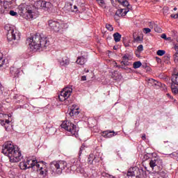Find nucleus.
<instances>
[{
  "label": "nucleus",
  "mask_w": 178,
  "mask_h": 178,
  "mask_svg": "<svg viewBox=\"0 0 178 178\" xmlns=\"http://www.w3.org/2000/svg\"><path fill=\"white\" fill-rule=\"evenodd\" d=\"M121 65L122 66H129V62H125L124 61V60L122 61H121Z\"/></svg>",
  "instance_id": "obj_44"
},
{
  "label": "nucleus",
  "mask_w": 178,
  "mask_h": 178,
  "mask_svg": "<svg viewBox=\"0 0 178 178\" xmlns=\"http://www.w3.org/2000/svg\"><path fill=\"white\" fill-rule=\"evenodd\" d=\"M171 89L173 94H178V85L171 84Z\"/></svg>",
  "instance_id": "obj_26"
},
{
  "label": "nucleus",
  "mask_w": 178,
  "mask_h": 178,
  "mask_svg": "<svg viewBox=\"0 0 178 178\" xmlns=\"http://www.w3.org/2000/svg\"><path fill=\"white\" fill-rule=\"evenodd\" d=\"M5 123H6L7 124H9V123H10V121H9L8 120H6V121H4Z\"/></svg>",
  "instance_id": "obj_54"
},
{
  "label": "nucleus",
  "mask_w": 178,
  "mask_h": 178,
  "mask_svg": "<svg viewBox=\"0 0 178 178\" xmlns=\"http://www.w3.org/2000/svg\"><path fill=\"white\" fill-rule=\"evenodd\" d=\"M26 44L29 45L30 50L32 52H37L40 48L45 49L49 45V40L44 34L36 33L28 38Z\"/></svg>",
  "instance_id": "obj_1"
},
{
  "label": "nucleus",
  "mask_w": 178,
  "mask_h": 178,
  "mask_svg": "<svg viewBox=\"0 0 178 178\" xmlns=\"http://www.w3.org/2000/svg\"><path fill=\"white\" fill-rule=\"evenodd\" d=\"M154 31H156V33H162V29L158 26V25L154 24Z\"/></svg>",
  "instance_id": "obj_30"
},
{
  "label": "nucleus",
  "mask_w": 178,
  "mask_h": 178,
  "mask_svg": "<svg viewBox=\"0 0 178 178\" xmlns=\"http://www.w3.org/2000/svg\"><path fill=\"white\" fill-rule=\"evenodd\" d=\"M73 91L72 88H65L63 91L60 92V94L58 95V99L61 102H65V105H70L72 104V102L69 100L70 95H72V92Z\"/></svg>",
  "instance_id": "obj_6"
},
{
  "label": "nucleus",
  "mask_w": 178,
  "mask_h": 178,
  "mask_svg": "<svg viewBox=\"0 0 178 178\" xmlns=\"http://www.w3.org/2000/svg\"><path fill=\"white\" fill-rule=\"evenodd\" d=\"M136 55L138 58H140V54H138V51H136Z\"/></svg>",
  "instance_id": "obj_56"
},
{
  "label": "nucleus",
  "mask_w": 178,
  "mask_h": 178,
  "mask_svg": "<svg viewBox=\"0 0 178 178\" xmlns=\"http://www.w3.org/2000/svg\"><path fill=\"white\" fill-rule=\"evenodd\" d=\"M72 162H73V166H76V168H79V161H76V160L73 159Z\"/></svg>",
  "instance_id": "obj_41"
},
{
  "label": "nucleus",
  "mask_w": 178,
  "mask_h": 178,
  "mask_svg": "<svg viewBox=\"0 0 178 178\" xmlns=\"http://www.w3.org/2000/svg\"><path fill=\"white\" fill-rule=\"evenodd\" d=\"M117 1L122 6L127 8V9H131V6H130V4L129 3V1H127V0H117Z\"/></svg>",
  "instance_id": "obj_20"
},
{
  "label": "nucleus",
  "mask_w": 178,
  "mask_h": 178,
  "mask_svg": "<svg viewBox=\"0 0 178 178\" xmlns=\"http://www.w3.org/2000/svg\"><path fill=\"white\" fill-rule=\"evenodd\" d=\"M163 162L162 161V159H159V158H156V159H151L149 161V167L152 169V170H154V168H155V166H162Z\"/></svg>",
  "instance_id": "obj_11"
},
{
  "label": "nucleus",
  "mask_w": 178,
  "mask_h": 178,
  "mask_svg": "<svg viewBox=\"0 0 178 178\" xmlns=\"http://www.w3.org/2000/svg\"><path fill=\"white\" fill-rule=\"evenodd\" d=\"M162 86V83L156 81V83L153 85L154 88H156V90H159V88H161V86Z\"/></svg>",
  "instance_id": "obj_29"
},
{
  "label": "nucleus",
  "mask_w": 178,
  "mask_h": 178,
  "mask_svg": "<svg viewBox=\"0 0 178 178\" xmlns=\"http://www.w3.org/2000/svg\"><path fill=\"white\" fill-rule=\"evenodd\" d=\"M166 95H167V97H168V98H172V96H170V94L167 93Z\"/></svg>",
  "instance_id": "obj_57"
},
{
  "label": "nucleus",
  "mask_w": 178,
  "mask_h": 178,
  "mask_svg": "<svg viewBox=\"0 0 178 178\" xmlns=\"http://www.w3.org/2000/svg\"><path fill=\"white\" fill-rule=\"evenodd\" d=\"M172 83L174 86H178V74H173L172 76Z\"/></svg>",
  "instance_id": "obj_22"
},
{
  "label": "nucleus",
  "mask_w": 178,
  "mask_h": 178,
  "mask_svg": "<svg viewBox=\"0 0 178 178\" xmlns=\"http://www.w3.org/2000/svg\"><path fill=\"white\" fill-rule=\"evenodd\" d=\"M7 63L5 61V59H3V54L0 52V67H7Z\"/></svg>",
  "instance_id": "obj_19"
},
{
  "label": "nucleus",
  "mask_w": 178,
  "mask_h": 178,
  "mask_svg": "<svg viewBox=\"0 0 178 178\" xmlns=\"http://www.w3.org/2000/svg\"><path fill=\"white\" fill-rule=\"evenodd\" d=\"M143 31H144L145 34H148V33H151V29L145 28V29H143Z\"/></svg>",
  "instance_id": "obj_40"
},
{
  "label": "nucleus",
  "mask_w": 178,
  "mask_h": 178,
  "mask_svg": "<svg viewBox=\"0 0 178 178\" xmlns=\"http://www.w3.org/2000/svg\"><path fill=\"white\" fill-rule=\"evenodd\" d=\"M7 40L8 41H13V40H17L18 41V40H20V32L16 29L10 28L8 30Z\"/></svg>",
  "instance_id": "obj_7"
},
{
  "label": "nucleus",
  "mask_w": 178,
  "mask_h": 178,
  "mask_svg": "<svg viewBox=\"0 0 178 178\" xmlns=\"http://www.w3.org/2000/svg\"><path fill=\"white\" fill-rule=\"evenodd\" d=\"M25 162L27 165V169H30V168H35V163H37V160H27Z\"/></svg>",
  "instance_id": "obj_18"
},
{
  "label": "nucleus",
  "mask_w": 178,
  "mask_h": 178,
  "mask_svg": "<svg viewBox=\"0 0 178 178\" xmlns=\"http://www.w3.org/2000/svg\"><path fill=\"white\" fill-rule=\"evenodd\" d=\"M48 24L49 29H51V30H53L54 31H56V33L60 31V30H62V29L63 28V24L59 23L57 21L49 20Z\"/></svg>",
  "instance_id": "obj_10"
},
{
  "label": "nucleus",
  "mask_w": 178,
  "mask_h": 178,
  "mask_svg": "<svg viewBox=\"0 0 178 178\" xmlns=\"http://www.w3.org/2000/svg\"><path fill=\"white\" fill-rule=\"evenodd\" d=\"M135 42H140L141 41V37L137 36L136 38H134Z\"/></svg>",
  "instance_id": "obj_43"
},
{
  "label": "nucleus",
  "mask_w": 178,
  "mask_h": 178,
  "mask_svg": "<svg viewBox=\"0 0 178 178\" xmlns=\"http://www.w3.org/2000/svg\"><path fill=\"white\" fill-rule=\"evenodd\" d=\"M58 62L60 63V66H63L64 67H66L70 63V60L67 57H64L62 59H59Z\"/></svg>",
  "instance_id": "obj_16"
},
{
  "label": "nucleus",
  "mask_w": 178,
  "mask_h": 178,
  "mask_svg": "<svg viewBox=\"0 0 178 178\" xmlns=\"http://www.w3.org/2000/svg\"><path fill=\"white\" fill-rule=\"evenodd\" d=\"M95 159L96 158H95V156H94V154L89 155V157L88 159L89 165H92V162H94Z\"/></svg>",
  "instance_id": "obj_25"
},
{
  "label": "nucleus",
  "mask_w": 178,
  "mask_h": 178,
  "mask_svg": "<svg viewBox=\"0 0 178 178\" xmlns=\"http://www.w3.org/2000/svg\"><path fill=\"white\" fill-rule=\"evenodd\" d=\"M113 38H114V41H115L116 42H119L120 41V39L122 38V35H120V33H115L113 34Z\"/></svg>",
  "instance_id": "obj_23"
},
{
  "label": "nucleus",
  "mask_w": 178,
  "mask_h": 178,
  "mask_svg": "<svg viewBox=\"0 0 178 178\" xmlns=\"http://www.w3.org/2000/svg\"><path fill=\"white\" fill-rule=\"evenodd\" d=\"M9 15H10V16H17V13L13 10H10Z\"/></svg>",
  "instance_id": "obj_42"
},
{
  "label": "nucleus",
  "mask_w": 178,
  "mask_h": 178,
  "mask_svg": "<svg viewBox=\"0 0 178 178\" xmlns=\"http://www.w3.org/2000/svg\"><path fill=\"white\" fill-rule=\"evenodd\" d=\"M118 133L115 132L114 131H104L102 132V136L104 138H111V137H113V136H116Z\"/></svg>",
  "instance_id": "obj_15"
},
{
  "label": "nucleus",
  "mask_w": 178,
  "mask_h": 178,
  "mask_svg": "<svg viewBox=\"0 0 178 178\" xmlns=\"http://www.w3.org/2000/svg\"><path fill=\"white\" fill-rule=\"evenodd\" d=\"M19 168L22 169V170H26V169H27V163H26V161L20 162Z\"/></svg>",
  "instance_id": "obj_24"
},
{
  "label": "nucleus",
  "mask_w": 178,
  "mask_h": 178,
  "mask_svg": "<svg viewBox=\"0 0 178 178\" xmlns=\"http://www.w3.org/2000/svg\"><path fill=\"white\" fill-rule=\"evenodd\" d=\"M84 148H85V146L82 145L81 146L80 149H79V156H81V154H82L83 151H84Z\"/></svg>",
  "instance_id": "obj_36"
},
{
  "label": "nucleus",
  "mask_w": 178,
  "mask_h": 178,
  "mask_svg": "<svg viewBox=\"0 0 178 178\" xmlns=\"http://www.w3.org/2000/svg\"><path fill=\"white\" fill-rule=\"evenodd\" d=\"M142 65L141 61H136L134 63V69H138V67H141Z\"/></svg>",
  "instance_id": "obj_28"
},
{
  "label": "nucleus",
  "mask_w": 178,
  "mask_h": 178,
  "mask_svg": "<svg viewBox=\"0 0 178 178\" xmlns=\"http://www.w3.org/2000/svg\"><path fill=\"white\" fill-rule=\"evenodd\" d=\"M145 134H144L143 136H142V140H145Z\"/></svg>",
  "instance_id": "obj_53"
},
{
  "label": "nucleus",
  "mask_w": 178,
  "mask_h": 178,
  "mask_svg": "<svg viewBox=\"0 0 178 178\" xmlns=\"http://www.w3.org/2000/svg\"><path fill=\"white\" fill-rule=\"evenodd\" d=\"M156 81L155 79H149L148 84H151L152 86V87H154V85L155 84Z\"/></svg>",
  "instance_id": "obj_34"
},
{
  "label": "nucleus",
  "mask_w": 178,
  "mask_h": 178,
  "mask_svg": "<svg viewBox=\"0 0 178 178\" xmlns=\"http://www.w3.org/2000/svg\"><path fill=\"white\" fill-rule=\"evenodd\" d=\"M96 159H95V161H93V162H95V163H97V162H98V159H97V157H95Z\"/></svg>",
  "instance_id": "obj_60"
},
{
  "label": "nucleus",
  "mask_w": 178,
  "mask_h": 178,
  "mask_svg": "<svg viewBox=\"0 0 178 178\" xmlns=\"http://www.w3.org/2000/svg\"><path fill=\"white\" fill-rule=\"evenodd\" d=\"M85 72H86V73H88L89 71H88V70L85 69Z\"/></svg>",
  "instance_id": "obj_64"
},
{
  "label": "nucleus",
  "mask_w": 178,
  "mask_h": 178,
  "mask_svg": "<svg viewBox=\"0 0 178 178\" xmlns=\"http://www.w3.org/2000/svg\"><path fill=\"white\" fill-rule=\"evenodd\" d=\"M164 58H165V59H166L168 60V59H170V57L169 56H166Z\"/></svg>",
  "instance_id": "obj_55"
},
{
  "label": "nucleus",
  "mask_w": 178,
  "mask_h": 178,
  "mask_svg": "<svg viewBox=\"0 0 178 178\" xmlns=\"http://www.w3.org/2000/svg\"><path fill=\"white\" fill-rule=\"evenodd\" d=\"M147 171L138 167H134L130 168L127 172L125 178H146Z\"/></svg>",
  "instance_id": "obj_4"
},
{
  "label": "nucleus",
  "mask_w": 178,
  "mask_h": 178,
  "mask_svg": "<svg viewBox=\"0 0 178 178\" xmlns=\"http://www.w3.org/2000/svg\"><path fill=\"white\" fill-rule=\"evenodd\" d=\"M10 73L11 76H13V77H19V74H20V70L16 67H12L10 69Z\"/></svg>",
  "instance_id": "obj_17"
},
{
  "label": "nucleus",
  "mask_w": 178,
  "mask_h": 178,
  "mask_svg": "<svg viewBox=\"0 0 178 178\" xmlns=\"http://www.w3.org/2000/svg\"><path fill=\"white\" fill-rule=\"evenodd\" d=\"M100 6H105V1L104 0H97Z\"/></svg>",
  "instance_id": "obj_35"
},
{
  "label": "nucleus",
  "mask_w": 178,
  "mask_h": 178,
  "mask_svg": "<svg viewBox=\"0 0 178 178\" xmlns=\"http://www.w3.org/2000/svg\"><path fill=\"white\" fill-rule=\"evenodd\" d=\"M2 94H3V86L0 83V95H2Z\"/></svg>",
  "instance_id": "obj_45"
},
{
  "label": "nucleus",
  "mask_w": 178,
  "mask_h": 178,
  "mask_svg": "<svg viewBox=\"0 0 178 178\" xmlns=\"http://www.w3.org/2000/svg\"><path fill=\"white\" fill-rule=\"evenodd\" d=\"M123 61L124 62H129V56L127 54H125L123 57H122Z\"/></svg>",
  "instance_id": "obj_39"
},
{
  "label": "nucleus",
  "mask_w": 178,
  "mask_h": 178,
  "mask_svg": "<svg viewBox=\"0 0 178 178\" xmlns=\"http://www.w3.org/2000/svg\"><path fill=\"white\" fill-rule=\"evenodd\" d=\"M87 80V76H81V81H86Z\"/></svg>",
  "instance_id": "obj_48"
},
{
  "label": "nucleus",
  "mask_w": 178,
  "mask_h": 178,
  "mask_svg": "<svg viewBox=\"0 0 178 178\" xmlns=\"http://www.w3.org/2000/svg\"><path fill=\"white\" fill-rule=\"evenodd\" d=\"M174 49H175V51H177V52H178V45H177V44H175V45L174 46Z\"/></svg>",
  "instance_id": "obj_51"
},
{
  "label": "nucleus",
  "mask_w": 178,
  "mask_h": 178,
  "mask_svg": "<svg viewBox=\"0 0 178 178\" xmlns=\"http://www.w3.org/2000/svg\"><path fill=\"white\" fill-rule=\"evenodd\" d=\"M74 9L76 10L77 9V6H74Z\"/></svg>",
  "instance_id": "obj_63"
},
{
  "label": "nucleus",
  "mask_w": 178,
  "mask_h": 178,
  "mask_svg": "<svg viewBox=\"0 0 178 178\" xmlns=\"http://www.w3.org/2000/svg\"><path fill=\"white\" fill-rule=\"evenodd\" d=\"M161 38H163V40H166V34H165V33H163V34H161Z\"/></svg>",
  "instance_id": "obj_50"
},
{
  "label": "nucleus",
  "mask_w": 178,
  "mask_h": 178,
  "mask_svg": "<svg viewBox=\"0 0 178 178\" xmlns=\"http://www.w3.org/2000/svg\"><path fill=\"white\" fill-rule=\"evenodd\" d=\"M67 113H68L69 116L72 117V116H77V115H79V113H80V112L79 111L78 107H76L74 105H72V108Z\"/></svg>",
  "instance_id": "obj_14"
},
{
  "label": "nucleus",
  "mask_w": 178,
  "mask_h": 178,
  "mask_svg": "<svg viewBox=\"0 0 178 178\" xmlns=\"http://www.w3.org/2000/svg\"><path fill=\"white\" fill-rule=\"evenodd\" d=\"M1 126H5V121L4 120H1Z\"/></svg>",
  "instance_id": "obj_52"
},
{
  "label": "nucleus",
  "mask_w": 178,
  "mask_h": 178,
  "mask_svg": "<svg viewBox=\"0 0 178 178\" xmlns=\"http://www.w3.org/2000/svg\"><path fill=\"white\" fill-rule=\"evenodd\" d=\"M1 152L9 158L10 162L12 163L19 162L22 159V152L20 149L19 147H15L13 143L10 141L6 142L3 144Z\"/></svg>",
  "instance_id": "obj_2"
},
{
  "label": "nucleus",
  "mask_w": 178,
  "mask_h": 178,
  "mask_svg": "<svg viewBox=\"0 0 178 178\" xmlns=\"http://www.w3.org/2000/svg\"><path fill=\"white\" fill-rule=\"evenodd\" d=\"M20 15L21 16H23L24 19H26V20H33V19H35V15H34V12L26 8H21Z\"/></svg>",
  "instance_id": "obj_8"
},
{
  "label": "nucleus",
  "mask_w": 178,
  "mask_h": 178,
  "mask_svg": "<svg viewBox=\"0 0 178 178\" xmlns=\"http://www.w3.org/2000/svg\"><path fill=\"white\" fill-rule=\"evenodd\" d=\"M155 24L154 23H152V22H149V27L150 29H153V27H155Z\"/></svg>",
  "instance_id": "obj_46"
},
{
  "label": "nucleus",
  "mask_w": 178,
  "mask_h": 178,
  "mask_svg": "<svg viewBox=\"0 0 178 178\" xmlns=\"http://www.w3.org/2000/svg\"><path fill=\"white\" fill-rule=\"evenodd\" d=\"M0 13H1V15H8L9 10H8V8L3 7L0 8Z\"/></svg>",
  "instance_id": "obj_27"
},
{
  "label": "nucleus",
  "mask_w": 178,
  "mask_h": 178,
  "mask_svg": "<svg viewBox=\"0 0 178 178\" xmlns=\"http://www.w3.org/2000/svg\"><path fill=\"white\" fill-rule=\"evenodd\" d=\"M169 155H170V156H171V158H173V156H177V154H176V153H171Z\"/></svg>",
  "instance_id": "obj_49"
},
{
  "label": "nucleus",
  "mask_w": 178,
  "mask_h": 178,
  "mask_svg": "<svg viewBox=\"0 0 178 178\" xmlns=\"http://www.w3.org/2000/svg\"><path fill=\"white\" fill-rule=\"evenodd\" d=\"M117 67H118V69H122V65H117Z\"/></svg>",
  "instance_id": "obj_62"
},
{
  "label": "nucleus",
  "mask_w": 178,
  "mask_h": 178,
  "mask_svg": "<svg viewBox=\"0 0 178 178\" xmlns=\"http://www.w3.org/2000/svg\"><path fill=\"white\" fill-rule=\"evenodd\" d=\"M172 19H178V14L171 15Z\"/></svg>",
  "instance_id": "obj_47"
},
{
  "label": "nucleus",
  "mask_w": 178,
  "mask_h": 178,
  "mask_svg": "<svg viewBox=\"0 0 178 178\" xmlns=\"http://www.w3.org/2000/svg\"><path fill=\"white\" fill-rule=\"evenodd\" d=\"M121 69H123L124 70H126V68L124 67V65H121Z\"/></svg>",
  "instance_id": "obj_58"
},
{
  "label": "nucleus",
  "mask_w": 178,
  "mask_h": 178,
  "mask_svg": "<svg viewBox=\"0 0 178 178\" xmlns=\"http://www.w3.org/2000/svg\"><path fill=\"white\" fill-rule=\"evenodd\" d=\"M110 178H116L113 175H108Z\"/></svg>",
  "instance_id": "obj_61"
},
{
  "label": "nucleus",
  "mask_w": 178,
  "mask_h": 178,
  "mask_svg": "<svg viewBox=\"0 0 178 178\" xmlns=\"http://www.w3.org/2000/svg\"><path fill=\"white\" fill-rule=\"evenodd\" d=\"M40 163H41V161H38L36 160V163H35V167L36 168V170L37 172H38L40 170V168H41V165H40Z\"/></svg>",
  "instance_id": "obj_31"
},
{
  "label": "nucleus",
  "mask_w": 178,
  "mask_h": 178,
  "mask_svg": "<svg viewBox=\"0 0 178 178\" xmlns=\"http://www.w3.org/2000/svg\"><path fill=\"white\" fill-rule=\"evenodd\" d=\"M130 10L129 8H122L119 9L115 13V16H118V17H123L127 15V13Z\"/></svg>",
  "instance_id": "obj_13"
},
{
  "label": "nucleus",
  "mask_w": 178,
  "mask_h": 178,
  "mask_svg": "<svg viewBox=\"0 0 178 178\" xmlns=\"http://www.w3.org/2000/svg\"><path fill=\"white\" fill-rule=\"evenodd\" d=\"M76 62L78 65H84V63L87 62V59H86L84 56H79L77 58V60Z\"/></svg>",
  "instance_id": "obj_21"
},
{
  "label": "nucleus",
  "mask_w": 178,
  "mask_h": 178,
  "mask_svg": "<svg viewBox=\"0 0 178 178\" xmlns=\"http://www.w3.org/2000/svg\"><path fill=\"white\" fill-rule=\"evenodd\" d=\"M38 9H43V10H47L49 12L52 9V3L51 2L45 1H38L35 3Z\"/></svg>",
  "instance_id": "obj_9"
},
{
  "label": "nucleus",
  "mask_w": 178,
  "mask_h": 178,
  "mask_svg": "<svg viewBox=\"0 0 178 178\" xmlns=\"http://www.w3.org/2000/svg\"><path fill=\"white\" fill-rule=\"evenodd\" d=\"M175 56L176 58H178V52H177V53L175 54Z\"/></svg>",
  "instance_id": "obj_59"
},
{
  "label": "nucleus",
  "mask_w": 178,
  "mask_h": 178,
  "mask_svg": "<svg viewBox=\"0 0 178 178\" xmlns=\"http://www.w3.org/2000/svg\"><path fill=\"white\" fill-rule=\"evenodd\" d=\"M160 88H161L162 91H166L168 90V88H166V85L163 83H161Z\"/></svg>",
  "instance_id": "obj_37"
},
{
  "label": "nucleus",
  "mask_w": 178,
  "mask_h": 178,
  "mask_svg": "<svg viewBox=\"0 0 178 178\" xmlns=\"http://www.w3.org/2000/svg\"><path fill=\"white\" fill-rule=\"evenodd\" d=\"M106 29H107V30H108V31H113V26H112V25H111L109 24H106Z\"/></svg>",
  "instance_id": "obj_33"
},
{
  "label": "nucleus",
  "mask_w": 178,
  "mask_h": 178,
  "mask_svg": "<svg viewBox=\"0 0 178 178\" xmlns=\"http://www.w3.org/2000/svg\"><path fill=\"white\" fill-rule=\"evenodd\" d=\"M40 163H42V166L38 172L39 175H40V176H47V175H48V169L47 168L46 165L47 163L44 161H40Z\"/></svg>",
  "instance_id": "obj_12"
},
{
  "label": "nucleus",
  "mask_w": 178,
  "mask_h": 178,
  "mask_svg": "<svg viewBox=\"0 0 178 178\" xmlns=\"http://www.w3.org/2000/svg\"><path fill=\"white\" fill-rule=\"evenodd\" d=\"M138 52H143V51H144V47L143 46V44H140L138 47Z\"/></svg>",
  "instance_id": "obj_38"
},
{
  "label": "nucleus",
  "mask_w": 178,
  "mask_h": 178,
  "mask_svg": "<svg viewBox=\"0 0 178 178\" xmlns=\"http://www.w3.org/2000/svg\"><path fill=\"white\" fill-rule=\"evenodd\" d=\"M60 126L62 129H65V130L68 131L69 134H70L71 136H74L75 137H77L78 136L77 132L79 131V130H77V129L76 128V125H74V124L70 122L64 121Z\"/></svg>",
  "instance_id": "obj_5"
},
{
  "label": "nucleus",
  "mask_w": 178,
  "mask_h": 178,
  "mask_svg": "<svg viewBox=\"0 0 178 178\" xmlns=\"http://www.w3.org/2000/svg\"><path fill=\"white\" fill-rule=\"evenodd\" d=\"M67 168V163L65 161H54L50 163V170L53 173L62 175V172Z\"/></svg>",
  "instance_id": "obj_3"
},
{
  "label": "nucleus",
  "mask_w": 178,
  "mask_h": 178,
  "mask_svg": "<svg viewBox=\"0 0 178 178\" xmlns=\"http://www.w3.org/2000/svg\"><path fill=\"white\" fill-rule=\"evenodd\" d=\"M166 54V51L165 50H158L156 52V54L159 55V56H163Z\"/></svg>",
  "instance_id": "obj_32"
}]
</instances>
